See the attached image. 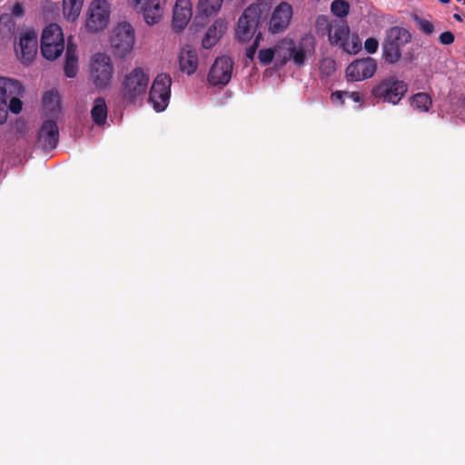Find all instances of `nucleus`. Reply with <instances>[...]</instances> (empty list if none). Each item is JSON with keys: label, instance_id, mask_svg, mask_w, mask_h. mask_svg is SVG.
Instances as JSON below:
<instances>
[{"label": "nucleus", "instance_id": "obj_1", "mask_svg": "<svg viewBox=\"0 0 465 465\" xmlns=\"http://www.w3.org/2000/svg\"><path fill=\"white\" fill-rule=\"evenodd\" d=\"M150 77L142 67H135L120 80L119 96L127 104H136L147 93Z\"/></svg>", "mask_w": 465, "mask_h": 465}, {"label": "nucleus", "instance_id": "obj_2", "mask_svg": "<svg viewBox=\"0 0 465 465\" xmlns=\"http://www.w3.org/2000/svg\"><path fill=\"white\" fill-rule=\"evenodd\" d=\"M24 91L19 81L0 77V124L6 122L8 110L15 114L22 111L23 103L20 96Z\"/></svg>", "mask_w": 465, "mask_h": 465}, {"label": "nucleus", "instance_id": "obj_3", "mask_svg": "<svg viewBox=\"0 0 465 465\" xmlns=\"http://www.w3.org/2000/svg\"><path fill=\"white\" fill-rule=\"evenodd\" d=\"M411 41V35L406 28L392 26L386 30L381 45L382 58L390 64H397L402 56L401 49Z\"/></svg>", "mask_w": 465, "mask_h": 465}, {"label": "nucleus", "instance_id": "obj_4", "mask_svg": "<svg viewBox=\"0 0 465 465\" xmlns=\"http://www.w3.org/2000/svg\"><path fill=\"white\" fill-rule=\"evenodd\" d=\"M408 91L407 84L395 76H389L375 84L371 91V96L382 103L398 104Z\"/></svg>", "mask_w": 465, "mask_h": 465}, {"label": "nucleus", "instance_id": "obj_5", "mask_svg": "<svg viewBox=\"0 0 465 465\" xmlns=\"http://www.w3.org/2000/svg\"><path fill=\"white\" fill-rule=\"evenodd\" d=\"M261 17L262 9L259 5L248 6L239 17L235 30L236 39L241 43H247L256 35Z\"/></svg>", "mask_w": 465, "mask_h": 465}, {"label": "nucleus", "instance_id": "obj_6", "mask_svg": "<svg viewBox=\"0 0 465 465\" xmlns=\"http://www.w3.org/2000/svg\"><path fill=\"white\" fill-rule=\"evenodd\" d=\"M134 42V29L130 23L122 22L114 27L111 45L116 56L124 58L132 52Z\"/></svg>", "mask_w": 465, "mask_h": 465}, {"label": "nucleus", "instance_id": "obj_7", "mask_svg": "<svg viewBox=\"0 0 465 465\" xmlns=\"http://www.w3.org/2000/svg\"><path fill=\"white\" fill-rule=\"evenodd\" d=\"M114 74V65L111 58L103 53L93 56L91 77L98 89H106L111 85Z\"/></svg>", "mask_w": 465, "mask_h": 465}, {"label": "nucleus", "instance_id": "obj_8", "mask_svg": "<svg viewBox=\"0 0 465 465\" xmlns=\"http://www.w3.org/2000/svg\"><path fill=\"white\" fill-rule=\"evenodd\" d=\"M172 78L167 74H158L153 82L148 102L156 112H163L168 105L171 95Z\"/></svg>", "mask_w": 465, "mask_h": 465}, {"label": "nucleus", "instance_id": "obj_9", "mask_svg": "<svg viewBox=\"0 0 465 465\" xmlns=\"http://www.w3.org/2000/svg\"><path fill=\"white\" fill-rule=\"evenodd\" d=\"M376 71V60L368 56L351 62L346 68V77L351 82L362 81L372 77Z\"/></svg>", "mask_w": 465, "mask_h": 465}, {"label": "nucleus", "instance_id": "obj_10", "mask_svg": "<svg viewBox=\"0 0 465 465\" xmlns=\"http://www.w3.org/2000/svg\"><path fill=\"white\" fill-rule=\"evenodd\" d=\"M233 62L226 55L216 58L208 74V82L212 85H226L232 74Z\"/></svg>", "mask_w": 465, "mask_h": 465}, {"label": "nucleus", "instance_id": "obj_11", "mask_svg": "<svg viewBox=\"0 0 465 465\" xmlns=\"http://www.w3.org/2000/svg\"><path fill=\"white\" fill-rule=\"evenodd\" d=\"M292 15V6L287 2H281L272 13L269 32L273 35L284 32L291 24Z\"/></svg>", "mask_w": 465, "mask_h": 465}, {"label": "nucleus", "instance_id": "obj_12", "mask_svg": "<svg viewBox=\"0 0 465 465\" xmlns=\"http://www.w3.org/2000/svg\"><path fill=\"white\" fill-rule=\"evenodd\" d=\"M289 45V55L284 57L283 63H286L287 60H292L294 64L298 67H302L305 64L307 56L311 55L315 49L314 39L310 36L302 38L297 45L291 40Z\"/></svg>", "mask_w": 465, "mask_h": 465}, {"label": "nucleus", "instance_id": "obj_13", "mask_svg": "<svg viewBox=\"0 0 465 465\" xmlns=\"http://www.w3.org/2000/svg\"><path fill=\"white\" fill-rule=\"evenodd\" d=\"M15 54L21 62L29 64L37 53V34L34 30H26L19 38L18 47H15Z\"/></svg>", "mask_w": 465, "mask_h": 465}, {"label": "nucleus", "instance_id": "obj_14", "mask_svg": "<svg viewBox=\"0 0 465 465\" xmlns=\"http://www.w3.org/2000/svg\"><path fill=\"white\" fill-rule=\"evenodd\" d=\"M104 0H95L91 4L86 19V27L90 32H98L106 27L109 12L104 7Z\"/></svg>", "mask_w": 465, "mask_h": 465}, {"label": "nucleus", "instance_id": "obj_15", "mask_svg": "<svg viewBox=\"0 0 465 465\" xmlns=\"http://www.w3.org/2000/svg\"><path fill=\"white\" fill-rule=\"evenodd\" d=\"M135 9L143 14V18L148 25H153L160 22L163 15L162 0H127Z\"/></svg>", "mask_w": 465, "mask_h": 465}, {"label": "nucleus", "instance_id": "obj_16", "mask_svg": "<svg viewBox=\"0 0 465 465\" xmlns=\"http://www.w3.org/2000/svg\"><path fill=\"white\" fill-rule=\"evenodd\" d=\"M59 141V131L55 121L46 120L38 132V143L44 150H52Z\"/></svg>", "mask_w": 465, "mask_h": 465}, {"label": "nucleus", "instance_id": "obj_17", "mask_svg": "<svg viewBox=\"0 0 465 465\" xmlns=\"http://www.w3.org/2000/svg\"><path fill=\"white\" fill-rule=\"evenodd\" d=\"M192 5L189 0H177L173 7V27L181 31L188 25L192 17Z\"/></svg>", "mask_w": 465, "mask_h": 465}, {"label": "nucleus", "instance_id": "obj_18", "mask_svg": "<svg viewBox=\"0 0 465 465\" xmlns=\"http://www.w3.org/2000/svg\"><path fill=\"white\" fill-rule=\"evenodd\" d=\"M350 37V28L343 20H331V31L329 30V42L331 45L342 49Z\"/></svg>", "mask_w": 465, "mask_h": 465}, {"label": "nucleus", "instance_id": "obj_19", "mask_svg": "<svg viewBox=\"0 0 465 465\" xmlns=\"http://www.w3.org/2000/svg\"><path fill=\"white\" fill-rule=\"evenodd\" d=\"M227 29L226 23L222 20H216L207 30L202 40V45L205 49H210L220 40Z\"/></svg>", "mask_w": 465, "mask_h": 465}, {"label": "nucleus", "instance_id": "obj_20", "mask_svg": "<svg viewBox=\"0 0 465 465\" xmlns=\"http://www.w3.org/2000/svg\"><path fill=\"white\" fill-rule=\"evenodd\" d=\"M180 69L187 74H193L198 66V56L195 49L183 48L179 54Z\"/></svg>", "mask_w": 465, "mask_h": 465}, {"label": "nucleus", "instance_id": "obj_21", "mask_svg": "<svg viewBox=\"0 0 465 465\" xmlns=\"http://www.w3.org/2000/svg\"><path fill=\"white\" fill-rule=\"evenodd\" d=\"M64 43V35L61 27L57 24L48 25L42 33L41 44H45L46 53L50 44Z\"/></svg>", "mask_w": 465, "mask_h": 465}, {"label": "nucleus", "instance_id": "obj_22", "mask_svg": "<svg viewBox=\"0 0 465 465\" xmlns=\"http://www.w3.org/2000/svg\"><path fill=\"white\" fill-rule=\"evenodd\" d=\"M108 109L104 98L98 97L94 102V106L91 109V117L93 122L98 125H104L106 123Z\"/></svg>", "mask_w": 465, "mask_h": 465}, {"label": "nucleus", "instance_id": "obj_23", "mask_svg": "<svg viewBox=\"0 0 465 465\" xmlns=\"http://www.w3.org/2000/svg\"><path fill=\"white\" fill-rule=\"evenodd\" d=\"M223 0H199L197 9L198 13L196 15V19L204 20L209 15L217 13Z\"/></svg>", "mask_w": 465, "mask_h": 465}, {"label": "nucleus", "instance_id": "obj_24", "mask_svg": "<svg viewBox=\"0 0 465 465\" xmlns=\"http://www.w3.org/2000/svg\"><path fill=\"white\" fill-rule=\"evenodd\" d=\"M84 1L82 0H64L63 14L70 21H74L80 15Z\"/></svg>", "mask_w": 465, "mask_h": 465}, {"label": "nucleus", "instance_id": "obj_25", "mask_svg": "<svg viewBox=\"0 0 465 465\" xmlns=\"http://www.w3.org/2000/svg\"><path fill=\"white\" fill-rule=\"evenodd\" d=\"M411 104L415 110L429 112L432 105V100L428 94L418 93L411 96Z\"/></svg>", "mask_w": 465, "mask_h": 465}, {"label": "nucleus", "instance_id": "obj_26", "mask_svg": "<svg viewBox=\"0 0 465 465\" xmlns=\"http://www.w3.org/2000/svg\"><path fill=\"white\" fill-rule=\"evenodd\" d=\"M43 104L45 111L56 114L59 111L58 94L56 91H48L43 96Z\"/></svg>", "mask_w": 465, "mask_h": 465}, {"label": "nucleus", "instance_id": "obj_27", "mask_svg": "<svg viewBox=\"0 0 465 465\" xmlns=\"http://www.w3.org/2000/svg\"><path fill=\"white\" fill-rule=\"evenodd\" d=\"M15 29V21L10 14L0 15V34L3 36L13 35Z\"/></svg>", "mask_w": 465, "mask_h": 465}, {"label": "nucleus", "instance_id": "obj_28", "mask_svg": "<svg viewBox=\"0 0 465 465\" xmlns=\"http://www.w3.org/2000/svg\"><path fill=\"white\" fill-rule=\"evenodd\" d=\"M47 49L48 53L45 51V44H41V53L43 56L50 61L55 60L63 53L64 43L50 44Z\"/></svg>", "mask_w": 465, "mask_h": 465}, {"label": "nucleus", "instance_id": "obj_29", "mask_svg": "<svg viewBox=\"0 0 465 465\" xmlns=\"http://www.w3.org/2000/svg\"><path fill=\"white\" fill-rule=\"evenodd\" d=\"M331 11L337 17H345L350 11V4L345 0H334L331 4Z\"/></svg>", "mask_w": 465, "mask_h": 465}, {"label": "nucleus", "instance_id": "obj_30", "mask_svg": "<svg viewBox=\"0 0 465 465\" xmlns=\"http://www.w3.org/2000/svg\"><path fill=\"white\" fill-rule=\"evenodd\" d=\"M336 71V63L332 58L325 57L320 61V72L323 76H331Z\"/></svg>", "mask_w": 465, "mask_h": 465}, {"label": "nucleus", "instance_id": "obj_31", "mask_svg": "<svg viewBox=\"0 0 465 465\" xmlns=\"http://www.w3.org/2000/svg\"><path fill=\"white\" fill-rule=\"evenodd\" d=\"M331 21H329L328 18L324 15L319 16L316 20V32L319 35L324 36L327 35L329 36V30L331 31Z\"/></svg>", "mask_w": 465, "mask_h": 465}, {"label": "nucleus", "instance_id": "obj_32", "mask_svg": "<svg viewBox=\"0 0 465 465\" xmlns=\"http://www.w3.org/2000/svg\"><path fill=\"white\" fill-rule=\"evenodd\" d=\"M342 50L348 54H356L361 50V42L358 35H352L351 42L349 40L345 43Z\"/></svg>", "mask_w": 465, "mask_h": 465}, {"label": "nucleus", "instance_id": "obj_33", "mask_svg": "<svg viewBox=\"0 0 465 465\" xmlns=\"http://www.w3.org/2000/svg\"><path fill=\"white\" fill-rule=\"evenodd\" d=\"M275 55V51L272 48L261 49L258 53L259 62L263 65L270 64Z\"/></svg>", "mask_w": 465, "mask_h": 465}, {"label": "nucleus", "instance_id": "obj_34", "mask_svg": "<svg viewBox=\"0 0 465 465\" xmlns=\"http://www.w3.org/2000/svg\"><path fill=\"white\" fill-rule=\"evenodd\" d=\"M262 39V34L261 32H258L254 37L252 44L248 48H246L245 55L249 60H251V61L253 60L254 55L256 54V51L260 45Z\"/></svg>", "mask_w": 465, "mask_h": 465}, {"label": "nucleus", "instance_id": "obj_35", "mask_svg": "<svg viewBox=\"0 0 465 465\" xmlns=\"http://www.w3.org/2000/svg\"><path fill=\"white\" fill-rule=\"evenodd\" d=\"M77 63L78 59H65L64 70L67 77L73 78L76 75L78 71Z\"/></svg>", "mask_w": 465, "mask_h": 465}, {"label": "nucleus", "instance_id": "obj_36", "mask_svg": "<svg viewBox=\"0 0 465 465\" xmlns=\"http://www.w3.org/2000/svg\"><path fill=\"white\" fill-rule=\"evenodd\" d=\"M415 21L418 23L420 30L424 34L430 35L434 32V25L430 21L418 16L415 17Z\"/></svg>", "mask_w": 465, "mask_h": 465}, {"label": "nucleus", "instance_id": "obj_37", "mask_svg": "<svg viewBox=\"0 0 465 465\" xmlns=\"http://www.w3.org/2000/svg\"><path fill=\"white\" fill-rule=\"evenodd\" d=\"M379 41L375 37H369L364 42V49L368 54H375L378 51Z\"/></svg>", "mask_w": 465, "mask_h": 465}, {"label": "nucleus", "instance_id": "obj_38", "mask_svg": "<svg viewBox=\"0 0 465 465\" xmlns=\"http://www.w3.org/2000/svg\"><path fill=\"white\" fill-rule=\"evenodd\" d=\"M439 39L442 45H449L454 42L455 36L450 31H445L440 35Z\"/></svg>", "mask_w": 465, "mask_h": 465}, {"label": "nucleus", "instance_id": "obj_39", "mask_svg": "<svg viewBox=\"0 0 465 465\" xmlns=\"http://www.w3.org/2000/svg\"><path fill=\"white\" fill-rule=\"evenodd\" d=\"M65 59H78L76 54V45L71 43L70 38L68 39Z\"/></svg>", "mask_w": 465, "mask_h": 465}, {"label": "nucleus", "instance_id": "obj_40", "mask_svg": "<svg viewBox=\"0 0 465 465\" xmlns=\"http://www.w3.org/2000/svg\"><path fill=\"white\" fill-rule=\"evenodd\" d=\"M25 8L23 6V5L21 3H15L14 5H13V8H12V14H10L13 17L15 16V17H18V18H21L25 15Z\"/></svg>", "mask_w": 465, "mask_h": 465}, {"label": "nucleus", "instance_id": "obj_41", "mask_svg": "<svg viewBox=\"0 0 465 465\" xmlns=\"http://www.w3.org/2000/svg\"><path fill=\"white\" fill-rule=\"evenodd\" d=\"M343 95L348 96V92L336 91L331 94V98L333 102L343 104Z\"/></svg>", "mask_w": 465, "mask_h": 465}, {"label": "nucleus", "instance_id": "obj_42", "mask_svg": "<svg viewBox=\"0 0 465 465\" xmlns=\"http://www.w3.org/2000/svg\"><path fill=\"white\" fill-rule=\"evenodd\" d=\"M348 97L356 103H361L363 101L362 95L359 92L348 93Z\"/></svg>", "mask_w": 465, "mask_h": 465}, {"label": "nucleus", "instance_id": "obj_43", "mask_svg": "<svg viewBox=\"0 0 465 465\" xmlns=\"http://www.w3.org/2000/svg\"><path fill=\"white\" fill-rule=\"evenodd\" d=\"M453 18H454L456 21H458V22H462V21H463V19H462L461 15H459V14H454V15H453Z\"/></svg>", "mask_w": 465, "mask_h": 465}, {"label": "nucleus", "instance_id": "obj_44", "mask_svg": "<svg viewBox=\"0 0 465 465\" xmlns=\"http://www.w3.org/2000/svg\"><path fill=\"white\" fill-rule=\"evenodd\" d=\"M461 103H462V106L465 108V94L462 97Z\"/></svg>", "mask_w": 465, "mask_h": 465}]
</instances>
